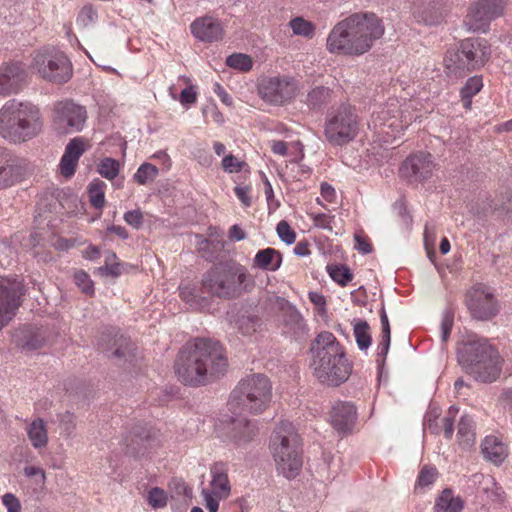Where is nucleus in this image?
Listing matches in <instances>:
<instances>
[{"instance_id":"f257e3e1","label":"nucleus","mask_w":512,"mask_h":512,"mask_svg":"<svg viewBox=\"0 0 512 512\" xmlns=\"http://www.w3.org/2000/svg\"><path fill=\"white\" fill-rule=\"evenodd\" d=\"M382 20L372 12H357L339 21L329 32L326 49L337 56H361L384 35Z\"/></svg>"},{"instance_id":"f03ea898","label":"nucleus","mask_w":512,"mask_h":512,"mask_svg":"<svg viewBox=\"0 0 512 512\" xmlns=\"http://www.w3.org/2000/svg\"><path fill=\"white\" fill-rule=\"evenodd\" d=\"M227 366L224 349L218 341L196 338L187 342L179 352L174 369L185 385L200 386L215 376L223 375Z\"/></svg>"},{"instance_id":"7ed1b4c3","label":"nucleus","mask_w":512,"mask_h":512,"mask_svg":"<svg viewBox=\"0 0 512 512\" xmlns=\"http://www.w3.org/2000/svg\"><path fill=\"white\" fill-rule=\"evenodd\" d=\"M310 369L313 376L330 387H338L346 382L352 372V364L345 355L344 348L333 333L323 331L311 342Z\"/></svg>"},{"instance_id":"20e7f679","label":"nucleus","mask_w":512,"mask_h":512,"mask_svg":"<svg viewBox=\"0 0 512 512\" xmlns=\"http://www.w3.org/2000/svg\"><path fill=\"white\" fill-rule=\"evenodd\" d=\"M202 287L210 295L231 300L251 291L255 281L246 267L236 262H221L202 276Z\"/></svg>"},{"instance_id":"39448f33","label":"nucleus","mask_w":512,"mask_h":512,"mask_svg":"<svg viewBox=\"0 0 512 512\" xmlns=\"http://www.w3.org/2000/svg\"><path fill=\"white\" fill-rule=\"evenodd\" d=\"M41 129L39 109L30 103L11 99L0 109V135L11 142H24Z\"/></svg>"},{"instance_id":"423d86ee","label":"nucleus","mask_w":512,"mask_h":512,"mask_svg":"<svg viewBox=\"0 0 512 512\" xmlns=\"http://www.w3.org/2000/svg\"><path fill=\"white\" fill-rule=\"evenodd\" d=\"M458 363L476 381H495L501 372L500 356L486 339H469L458 348Z\"/></svg>"},{"instance_id":"0eeeda50","label":"nucleus","mask_w":512,"mask_h":512,"mask_svg":"<svg viewBox=\"0 0 512 512\" xmlns=\"http://www.w3.org/2000/svg\"><path fill=\"white\" fill-rule=\"evenodd\" d=\"M272 398V384L262 373L242 378L232 390L229 409L233 414H260L269 406Z\"/></svg>"},{"instance_id":"6e6552de","label":"nucleus","mask_w":512,"mask_h":512,"mask_svg":"<svg viewBox=\"0 0 512 512\" xmlns=\"http://www.w3.org/2000/svg\"><path fill=\"white\" fill-rule=\"evenodd\" d=\"M360 118L355 107L341 104L329 110L325 117L324 136L333 146H343L358 135Z\"/></svg>"},{"instance_id":"1a4fd4ad","label":"nucleus","mask_w":512,"mask_h":512,"mask_svg":"<svg viewBox=\"0 0 512 512\" xmlns=\"http://www.w3.org/2000/svg\"><path fill=\"white\" fill-rule=\"evenodd\" d=\"M490 56L484 40L468 38L461 41L457 49L448 50L444 58L450 73L470 72L482 67Z\"/></svg>"},{"instance_id":"9d476101","label":"nucleus","mask_w":512,"mask_h":512,"mask_svg":"<svg viewBox=\"0 0 512 512\" xmlns=\"http://www.w3.org/2000/svg\"><path fill=\"white\" fill-rule=\"evenodd\" d=\"M31 69L43 80L63 84L73 75V68L66 54L52 47H45L33 55Z\"/></svg>"},{"instance_id":"9b49d317","label":"nucleus","mask_w":512,"mask_h":512,"mask_svg":"<svg viewBox=\"0 0 512 512\" xmlns=\"http://www.w3.org/2000/svg\"><path fill=\"white\" fill-rule=\"evenodd\" d=\"M259 97L268 104L282 106L290 103L299 91L298 81L289 75L262 77L257 85Z\"/></svg>"},{"instance_id":"f8f14e48","label":"nucleus","mask_w":512,"mask_h":512,"mask_svg":"<svg viewBox=\"0 0 512 512\" xmlns=\"http://www.w3.org/2000/svg\"><path fill=\"white\" fill-rule=\"evenodd\" d=\"M87 119L85 107L73 101L59 102L54 107V127L62 134L79 132L83 129Z\"/></svg>"},{"instance_id":"ddd939ff","label":"nucleus","mask_w":512,"mask_h":512,"mask_svg":"<svg viewBox=\"0 0 512 512\" xmlns=\"http://www.w3.org/2000/svg\"><path fill=\"white\" fill-rule=\"evenodd\" d=\"M23 294V284L20 280L0 277V331L15 316Z\"/></svg>"},{"instance_id":"4468645a","label":"nucleus","mask_w":512,"mask_h":512,"mask_svg":"<svg viewBox=\"0 0 512 512\" xmlns=\"http://www.w3.org/2000/svg\"><path fill=\"white\" fill-rule=\"evenodd\" d=\"M507 0H476L469 9V29L485 31L488 23L503 15Z\"/></svg>"},{"instance_id":"2eb2a0df","label":"nucleus","mask_w":512,"mask_h":512,"mask_svg":"<svg viewBox=\"0 0 512 512\" xmlns=\"http://www.w3.org/2000/svg\"><path fill=\"white\" fill-rule=\"evenodd\" d=\"M466 305L474 319L489 320L498 312L497 303L489 288L477 285L466 295Z\"/></svg>"},{"instance_id":"dca6fc26","label":"nucleus","mask_w":512,"mask_h":512,"mask_svg":"<svg viewBox=\"0 0 512 512\" xmlns=\"http://www.w3.org/2000/svg\"><path fill=\"white\" fill-rule=\"evenodd\" d=\"M435 164L430 153L419 152L407 157L400 166L401 177L409 182H422L432 176Z\"/></svg>"},{"instance_id":"f3484780","label":"nucleus","mask_w":512,"mask_h":512,"mask_svg":"<svg viewBox=\"0 0 512 512\" xmlns=\"http://www.w3.org/2000/svg\"><path fill=\"white\" fill-rule=\"evenodd\" d=\"M28 72L25 65L12 61L0 65V95L19 93L27 84Z\"/></svg>"},{"instance_id":"a211bd4d","label":"nucleus","mask_w":512,"mask_h":512,"mask_svg":"<svg viewBox=\"0 0 512 512\" xmlns=\"http://www.w3.org/2000/svg\"><path fill=\"white\" fill-rule=\"evenodd\" d=\"M285 441H290V454H285L282 450H276V466L286 478H295L302 468L301 457V439L299 435H292L284 438Z\"/></svg>"},{"instance_id":"6ab92c4d","label":"nucleus","mask_w":512,"mask_h":512,"mask_svg":"<svg viewBox=\"0 0 512 512\" xmlns=\"http://www.w3.org/2000/svg\"><path fill=\"white\" fill-rule=\"evenodd\" d=\"M190 28L194 37L203 42H216L224 36L222 23L211 16L197 18Z\"/></svg>"},{"instance_id":"aec40b11","label":"nucleus","mask_w":512,"mask_h":512,"mask_svg":"<svg viewBox=\"0 0 512 512\" xmlns=\"http://www.w3.org/2000/svg\"><path fill=\"white\" fill-rule=\"evenodd\" d=\"M98 345L107 354V357L125 361L131 356L133 350L130 339L123 335H112L111 333L103 334Z\"/></svg>"},{"instance_id":"412c9836","label":"nucleus","mask_w":512,"mask_h":512,"mask_svg":"<svg viewBox=\"0 0 512 512\" xmlns=\"http://www.w3.org/2000/svg\"><path fill=\"white\" fill-rule=\"evenodd\" d=\"M24 175V168L16 162L7 149L0 147V189L19 182Z\"/></svg>"},{"instance_id":"4be33fe9","label":"nucleus","mask_w":512,"mask_h":512,"mask_svg":"<svg viewBox=\"0 0 512 512\" xmlns=\"http://www.w3.org/2000/svg\"><path fill=\"white\" fill-rule=\"evenodd\" d=\"M330 417L332 426L338 432H347L355 424L357 410L351 402L338 401L333 405Z\"/></svg>"},{"instance_id":"5701e85b","label":"nucleus","mask_w":512,"mask_h":512,"mask_svg":"<svg viewBox=\"0 0 512 512\" xmlns=\"http://www.w3.org/2000/svg\"><path fill=\"white\" fill-rule=\"evenodd\" d=\"M457 412V408L450 407L447 416L441 420L442 426H440L438 423L440 412L437 408H433L425 416L424 428L436 435L443 430L445 438L450 439L454 432V421Z\"/></svg>"},{"instance_id":"b1692460","label":"nucleus","mask_w":512,"mask_h":512,"mask_svg":"<svg viewBox=\"0 0 512 512\" xmlns=\"http://www.w3.org/2000/svg\"><path fill=\"white\" fill-rule=\"evenodd\" d=\"M85 151V142L83 138L72 139L66 146L65 152L60 161V172L70 178L74 175L78 160Z\"/></svg>"},{"instance_id":"393cba45","label":"nucleus","mask_w":512,"mask_h":512,"mask_svg":"<svg viewBox=\"0 0 512 512\" xmlns=\"http://www.w3.org/2000/svg\"><path fill=\"white\" fill-rule=\"evenodd\" d=\"M160 444V433L151 427H135L131 439L132 449L137 454H144Z\"/></svg>"},{"instance_id":"a878e982","label":"nucleus","mask_w":512,"mask_h":512,"mask_svg":"<svg viewBox=\"0 0 512 512\" xmlns=\"http://www.w3.org/2000/svg\"><path fill=\"white\" fill-rule=\"evenodd\" d=\"M280 308L284 312L285 325L297 336L307 334V325L298 309L284 298L279 299Z\"/></svg>"},{"instance_id":"bb28decb","label":"nucleus","mask_w":512,"mask_h":512,"mask_svg":"<svg viewBox=\"0 0 512 512\" xmlns=\"http://www.w3.org/2000/svg\"><path fill=\"white\" fill-rule=\"evenodd\" d=\"M292 435H298L293 424L289 421H281L271 437V451L276 461V450H282L285 454H290V441H285L284 438H288Z\"/></svg>"},{"instance_id":"cd10ccee","label":"nucleus","mask_w":512,"mask_h":512,"mask_svg":"<svg viewBox=\"0 0 512 512\" xmlns=\"http://www.w3.org/2000/svg\"><path fill=\"white\" fill-rule=\"evenodd\" d=\"M230 437L237 444H245L256 435L255 425L248 419L241 417L232 419L229 430Z\"/></svg>"},{"instance_id":"c85d7f7f","label":"nucleus","mask_w":512,"mask_h":512,"mask_svg":"<svg viewBox=\"0 0 512 512\" xmlns=\"http://www.w3.org/2000/svg\"><path fill=\"white\" fill-rule=\"evenodd\" d=\"M414 16L418 23L427 26H437L444 21V14L440 8L439 1L433 0L419 8Z\"/></svg>"},{"instance_id":"c756f323","label":"nucleus","mask_w":512,"mask_h":512,"mask_svg":"<svg viewBox=\"0 0 512 512\" xmlns=\"http://www.w3.org/2000/svg\"><path fill=\"white\" fill-rule=\"evenodd\" d=\"M481 451L487 460L495 464H501L507 457L504 444L495 436H487L483 440Z\"/></svg>"},{"instance_id":"7c9ffc66","label":"nucleus","mask_w":512,"mask_h":512,"mask_svg":"<svg viewBox=\"0 0 512 512\" xmlns=\"http://www.w3.org/2000/svg\"><path fill=\"white\" fill-rule=\"evenodd\" d=\"M282 263V255L274 248L259 250L254 257V266L262 270L276 271Z\"/></svg>"},{"instance_id":"2f4dec72","label":"nucleus","mask_w":512,"mask_h":512,"mask_svg":"<svg viewBox=\"0 0 512 512\" xmlns=\"http://www.w3.org/2000/svg\"><path fill=\"white\" fill-rule=\"evenodd\" d=\"M463 502L459 497H454L451 489H444L435 502V512H460Z\"/></svg>"},{"instance_id":"473e14b6","label":"nucleus","mask_w":512,"mask_h":512,"mask_svg":"<svg viewBox=\"0 0 512 512\" xmlns=\"http://www.w3.org/2000/svg\"><path fill=\"white\" fill-rule=\"evenodd\" d=\"M27 435L34 448L46 447L48 435L44 420L41 418L33 420L27 428Z\"/></svg>"},{"instance_id":"72a5a7b5","label":"nucleus","mask_w":512,"mask_h":512,"mask_svg":"<svg viewBox=\"0 0 512 512\" xmlns=\"http://www.w3.org/2000/svg\"><path fill=\"white\" fill-rule=\"evenodd\" d=\"M211 473V486L213 488V494L220 499L226 498L230 494V485L227 474L219 465L212 467Z\"/></svg>"},{"instance_id":"f704fd0d","label":"nucleus","mask_w":512,"mask_h":512,"mask_svg":"<svg viewBox=\"0 0 512 512\" xmlns=\"http://www.w3.org/2000/svg\"><path fill=\"white\" fill-rule=\"evenodd\" d=\"M333 91L325 86L312 88L306 96V104L311 109H320L332 99Z\"/></svg>"},{"instance_id":"c9c22d12","label":"nucleus","mask_w":512,"mask_h":512,"mask_svg":"<svg viewBox=\"0 0 512 512\" xmlns=\"http://www.w3.org/2000/svg\"><path fill=\"white\" fill-rule=\"evenodd\" d=\"M482 493L494 504H503L506 499L505 491L492 476H483Z\"/></svg>"},{"instance_id":"e433bc0d","label":"nucleus","mask_w":512,"mask_h":512,"mask_svg":"<svg viewBox=\"0 0 512 512\" xmlns=\"http://www.w3.org/2000/svg\"><path fill=\"white\" fill-rule=\"evenodd\" d=\"M457 436L464 447H471L475 442L474 421L469 415H463L458 424Z\"/></svg>"},{"instance_id":"4c0bfd02","label":"nucleus","mask_w":512,"mask_h":512,"mask_svg":"<svg viewBox=\"0 0 512 512\" xmlns=\"http://www.w3.org/2000/svg\"><path fill=\"white\" fill-rule=\"evenodd\" d=\"M380 320L382 325V340L378 345V357L382 358L380 365H383L388 354L391 341V328L384 305H382L380 310Z\"/></svg>"},{"instance_id":"58836bf2","label":"nucleus","mask_w":512,"mask_h":512,"mask_svg":"<svg viewBox=\"0 0 512 512\" xmlns=\"http://www.w3.org/2000/svg\"><path fill=\"white\" fill-rule=\"evenodd\" d=\"M483 87L482 78L479 76L470 77L465 85L461 88L460 94L463 105L466 109H470L472 105V97L476 95Z\"/></svg>"},{"instance_id":"ea45409f","label":"nucleus","mask_w":512,"mask_h":512,"mask_svg":"<svg viewBox=\"0 0 512 512\" xmlns=\"http://www.w3.org/2000/svg\"><path fill=\"white\" fill-rule=\"evenodd\" d=\"M288 27L292 29L294 35L307 39H311L315 35V25L301 16L292 18L288 22Z\"/></svg>"},{"instance_id":"a19ab883","label":"nucleus","mask_w":512,"mask_h":512,"mask_svg":"<svg viewBox=\"0 0 512 512\" xmlns=\"http://www.w3.org/2000/svg\"><path fill=\"white\" fill-rule=\"evenodd\" d=\"M106 184L101 180H93L88 185V197L91 205L96 209H102L105 205Z\"/></svg>"},{"instance_id":"79ce46f5","label":"nucleus","mask_w":512,"mask_h":512,"mask_svg":"<svg viewBox=\"0 0 512 512\" xmlns=\"http://www.w3.org/2000/svg\"><path fill=\"white\" fill-rule=\"evenodd\" d=\"M117 260V256L114 252H107L105 258V264L98 268V272L102 275H110L112 277H118L124 270V264Z\"/></svg>"},{"instance_id":"37998d69","label":"nucleus","mask_w":512,"mask_h":512,"mask_svg":"<svg viewBox=\"0 0 512 512\" xmlns=\"http://www.w3.org/2000/svg\"><path fill=\"white\" fill-rule=\"evenodd\" d=\"M226 65L241 72H248L253 67V60L247 54L234 53L226 58Z\"/></svg>"},{"instance_id":"c03bdc74","label":"nucleus","mask_w":512,"mask_h":512,"mask_svg":"<svg viewBox=\"0 0 512 512\" xmlns=\"http://www.w3.org/2000/svg\"><path fill=\"white\" fill-rule=\"evenodd\" d=\"M327 272L342 287L346 286L353 279V274L345 265H328Z\"/></svg>"},{"instance_id":"a18cd8bd","label":"nucleus","mask_w":512,"mask_h":512,"mask_svg":"<svg viewBox=\"0 0 512 512\" xmlns=\"http://www.w3.org/2000/svg\"><path fill=\"white\" fill-rule=\"evenodd\" d=\"M261 325V319L257 315H242L237 320V328L243 335H251L257 331Z\"/></svg>"},{"instance_id":"49530a36","label":"nucleus","mask_w":512,"mask_h":512,"mask_svg":"<svg viewBox=\"0 0 512 512\" xmlns=\"http://www.w3.org/2000/svg\"><path fill=\"white\" fill-rule=\"evenodd\" d=\"M369 325L366 321H359L354 325V335L360 350H366L371 345V335L368 332Z\"/></svg>"},{"instance_id":"de8ad7c7","label":"nucleus","mask_w":512,"mask_h":512,"mask_svg":"<svg viewBox=\"0 0 512 512\" xmlns=\"http://www.w3.org/2000/svg\"><path fill=\"white\" fill-rule=\"evenodd\" d=\"M158 175V168L150 163L142 164L134 174V180L141 185L152 182Z\"/></svg>"},{"instance_id":"09e8293b","label":"nucleus","mask_w":512,"mask_h":512,"mask_svg":"<svg viewBox=\"0 0 512 512\" xmlns=\"http://www.w3.org/2000/svg\"><path fill=\"white\" fill-rule=\"evenodd\" d=\"M438 475L436 468L431 466H423L419 472L417 478V484L415 486V492L420 491L421 489L430 486L434 483Z\"/></svg>"},{"instance_id":"8fccbe9b","label":"nucleus","mask_w":512,"mask_h":512,"mask_svg":"<svg viewBox=\"0 0 512 512\" xmlns=\"http://www.w3.org/2000/svg\"><path fill=\"white\" fill-rule=\"evenodd\" d=\"M98 13L92 5H84L77 16L76 23L82 28H86L96 23Z\"/></svg>"},{"instance_id":"3c124183","label":"nucleus","mask_w":512,"mask_h":512,"mask_svg":"<svg viewBox=\"0 0 512 512\" xmlns=\"http://www.w3.org/2000/svg\"><path fill=\"white\" fill-rule=\"evenodd\" d=\"M98 172L108 180L114 179L119 173V162L113 158H104L98 166Z\"/></svg>"},{"instance_id":"603ef678","label":"nucleus","mask_w":512,"mask_h":512,"mask_svg":"<svg viewBox=\"0 0 512 512\" xmlns=\"http://www.w3.org/2000/svg\"><path fill=\"white\" fill-rule=\"evenodd\" d=\"M26 351H34L45 345V338L38 332L29 333L18 343Z\"/></svg>"},{"instance_id":"864d4df0","label":"nucleus","mask_w":512,"mask_h":512,"mask_svg":"<svg viewBox=\"0 0 512 512\" xmlns=\"http://www.w3.org/2000/svg\"><path fill=\"white\" fill-rule=\"evenodd\" d=\"M57 421L60 428L66 436H71L76 428V417L74 414L66 411L57 415Z\"/></svg>"},{"instance_id":"5fc2aeb1","label":"nucleus","mask_w":512,"mask_h":512,"mask_svg":"<svg viewBox=\"0 0 512 512\" xmlns=\"http://www.w3.org/2000/svg\"><path fill=\"white\" fill-rule=\"evenodd\" d=\"M170 491L173 493V496L176 497H191L192 491L187 486L185 481L182 478L174 477L170 480L168 485Z\"/></svg>"},{"instance_id":"6e6d98bb","label":"nucleus","mask_w":512,"mask_h":512,"mask_svg":"<svg viewBox=\"0 0 512 512\" xmlns=\"http://www.w3.org/2000/svg\"><path fill=\"white\" fill-rule=\"evenodd\" d=\"M147 500L153 508H163L167 505L166 493L159 487H153L149 491Z\"/></svg>"},{"instance_id":"4d7b16f0","label":"nucleus","mask_w":512,"mask_h":512,"mask_svg":"<svg viewBox=\"0 0 512 512\" xmlns=\"http://www.w3.org/2000/svg\"><path fill=\"white\" fill-rule=\"evenodd\" d=\"M279 238L286 244L291 245L296 240V234L287 221L282 220L277 224L276 228Z\"/></svg>"},{"instance_id":"13d9d810","label":"nucleus","mask_w":512,"mask_h":512,"mask_svg":"<svg viewBox=\"0 0 512 512\" xmlns=\"http://www.w3.org/2000/svg\"><path fill=\"white\" fill-rule=\"evenodd\" d=\"M76 285L86 294H93L94 285L90 276L85 271H77L74 275Z\"/></svg>"},{"instance_id":"bf43d9fd","label":"nucleus","mask_w":512,"mask_h":512,"mask_svg":"<svg viewBox=\"0 0 512 512\" xmlns=\"http://www.w3.org/2000/svg\"><path fill=\"white\" fill-rule=\"evenodd\" d=\"M454 323V313L451 310H445L441 320V339L446 342L450 336Z\"/></svg>"},{"instance_id":"052dcab7","label":"nucleus","mask_w":512,"mask_h":512,"mask_svg":"<svg viewBox=\"0 0 512 512\" xmlns=\"http://www.w3.org/2000/svg\"><path fill=\"white\" fill-rule=\"evenodd\" d=\"M244 164H245L244 162L239 161L233 155L225 156L221 163L223 170L228 173H237V172L241 171Z\"/></svg>"},{"instance_id":"680f3d73","label":"nucleus","mask_w":512,"mask_h":512,"mask_svg":"<svg viewBox=\"0 0 512 512\" xmlns=\"http://www.w3.org/2000/svg\"><path fill=\"white\" fill-rule=\"evenodd\" d=\"M125 222L135 229H139L143 224V214L139 209L128 211L124 214Z\"/></svg>"},{"instance_id":"e2e57ef3","label":"nucleus","mask_w":512,"mask_h":512,"mask_svg":"<svg viewBox=\"0 0 512 512\" xmlns=\"http://www.w3.org/2000/svg\"><path fill=\"white\" fill-rule=\"evenodd\" d=\"M180 296L181 298L188 304H190V306L192 307H196L197 306V301H196V290L194 287L190 286V285H183V286H180Z\"/></svg>"},{"instance_id":"0e129e2a","label":"nucleus","mask_w":512,"mask_h":512,"mask_svg":"<svg viewBox=\"0 0 512 512\" xmlns=\"http://www.w3.org/2000/svg\"><path fill=\"white\" fill-rule=\"evenodd\" d=\"M2 502L7 508V512H21V504L12 493H6L2 497Z\"/></svg>"},{"instance_id":"69168bd1","label":"nucleus","mask_w":512,"mask_h":512,"mask_svg":"<svg viewBox=\"0 0 512 512\" xmlns=\"http://www.w3.org/2000/svg\"><path fill=\"white\" fill-rule=\"evenodd\" d=\"M23 472H24V475L27 476V477L38 476L39 479L36 480L37 484H40V485H44L45 484L46 474H45V471L42 468L36 467V466H26L24 468Z\"/></svg>"},{"instance_id":"338daca9","label":"nucleus","mask_w":512,"mask_h":512,"mask_svg":"<svg viewBox=\"0 0 512 512\" xmlns=\"http://www.w3.org/2000/svg\"><path fill=\"white\" fill-rule=\"evenodd\" d=\"M196 100H197V93L194 90L193 86L186 87L181 91L180 96H179V101L181 102V104H183V105L193 104L196 102Z\"/></svg>"},{"instance_id":"774afa93","label":"nucleus","mask_w":512,"mask_h":512,"mask_svg":"<svg viewBox=\"0 0 512 512\" xmlns=\"http://www.w3.org/2000/svg\"><path fill=\"white\" fill-rule=\"evenodd\" d=\"M355 249L362 254H369L373 251L372 245L367 238L360 236L359 234L354 235Z\"/></svg>"}]
</instances>
